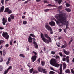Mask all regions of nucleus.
Wrapping results in <instances>:
<instances>
[{"label":"nucleus","mask_w":74,"mask_h":74,"mask_svg":"<svg viewBox=\"0 0 74 74\" xmlns=\"http://www.w3.org/2000/svg\"><path fill=\"white\" fill-rule=\"evenodd\" d=\"M55 17L57 19H58V20L59 21L60 23H61L62 26L66 25V28L65 29L66 30H67V28H68V27L67 26H68L69 23L68 21H67V23L66 24V22H67V17L64 14H61L59 16H56Z\"/></svg>","instance_id":"f257e3e1"},{"label":"nucleus","mask_w":74,"mask_h":74,"mask_svg":"<svg viewBox=\"0 0 74 74\" xmlns=\"http://www.w3.org/2000/svg\"><path fill=\"white\" fill-rule=\"evenodd\" d=\"M44 35L45 37L46 38L48 39H48L45 38L44 37V34L41 33L40 35V37L42 39L44 42H45V43L46 44H49V42H52V40H51V38L48 35V34H44Z\"/></svg>","instance_id":"f03ea898"},{"label":"nucleus","mask_w":74,"mask_h":74,"mask_svg":"<svg viewBox=\"0 0 74 74\" xmlns=\"http://www.w3.org/2000/svg\"><path fill=\"white\" fill-rule=\"evenodd\" d=\"M50 64L53 66L56 67H59L60 65L57 63V60L55 59L52 58L51 59L50 61Z\"/></svg>","instance_id":"7ed1b4c3"},{"label":"nucleus","mask_w":74,"mask_h":74,"mask_svg":"<svg viewBox=\"0 0 74 74\" xmlns=\"http://www.w3.org/2000/svg\"><path fill=\"white\" fill-rule=\"evenodd\" d=\"M10 17H9L8 18V21L10 22L11 21V19L12 20L14 19L15 18V16L13 14H11L10 16Z\"/></svg>","instance_id":"20e7f679"},{"label":"nucleus","mask_w":74,"mask_h":74,"mask_svg":"<svg viewBox=\"0 0 74 74\" xmlns=\"http://www.w3.org/2000/svg\"><path fill=\"white\" fill-rule=\"evenodd\" d=\"M2 36L3 37H5L6 38V39H8L9 38V35H8L6 32H4L2 33Z\"/></svg>","instance_id":"39448f33"},{"label":"nucleus","mask_w":74,"mask_h":74,"mask_svg":"<svg viewBox=\"0 0 74 74\" xmlns=\"http://www.w3.org/2000/svg\"><path fill=\"white\" fill-rule=\"evenodd\" d=\"M37 59V56L36 55H34L31 57V59L32 60V62H34Z\"/></svg>","instance_id":"423d86ee"},{"label":"nucleus","mask_w":74,"mask_h":74,"mask_svg":"<svg viewBox=\"0 0 74 74\" xmlns=\"http://www.w3.org/2000/svg\"><path fill=\"white\" fill-rule=\"evenodd\" d=\"M49 24L51 26H55V23L53 21L49 22Z\"/></svg>","instance_id":"0eeeda50"},{"label":"nucleus","mask_w":74,"mask_h":74,"mask_svg":"<svg viewBox=\"0 0 74 74\" xmlns=\"http://www.w3.org/2000/svg\"><path fill=\"white\" fill-rule=\"evenodd\" d=\"M45 27L46 29H47L48 30L51 31L52 30V28H51V27L49 26L48 25H46L45 26Z\"/></svg>","instance_id":"6e6552de"},{"label":"nucleus","mask_w":74,"mask_h":74,"mask_svg":"<svg viewBox=\"0 0 74 74\" xmlns=\"http://www.w3.org/2000/svg\"><path fill=\"white\" fill-rule=\"evenodd\" d=\"M2 23L3 25H5V23H6V22H7V20L6 19H5V18H3L2 19Z\"/></svg>","instance_id":"1a4fd4ad"},{"label":"nucleus","mask_w":74,"mask_h":74,"mask_svg":"<svg viewBox=\"0 0 74 74\" xmlns=\"http://www.w3.org/2000/svg\"><path fill=\"white\" fill-rule=\"evenodd\" d=\"M12 68V67H11V66H10L9 68H8L5 71L4 74H6L7 73H8V70H10V69H11Z\"/></svg>","instance_id":"9d476101"},{"label":"nucleus","mask_w":74,"mask_h":74,"mask_svg":"<svg viewBox=\"0 0 74 74\" xmlns=\"http://www.w3.org/2000/svg\"><path fill=\"white\" fill-rule=\"evenodd\" d=\"M28 41L29 43H32V37L30 36H29L28 38Z\"/></svg>","instance_id":"9b49d317"},{"label":"nucleus","mask_w":74,"mask_h":74,"mask_svg":"<svg viewBox=\"0 0 74 74\" xmlns=\"http://www.w3.org/2000/svg\"><path fill=\"white\" fill-rule=\"evenodd\" d=\"M63 51L64 53L66 55H69V54H70V52L67 51H66L65 49H63Z\"/></svg>","instance_id":"f8f14e48"},{"label":"nucleus","mask_w":74,"mask_h":74,"mask_svg":"<svg viewBox=\"0 0 74 74\" xmlns=\"http://www.w3.org/2000/svg\"><path fill=\"white\" fill-rule=\"evenodd\" d=\"M38 70L39 71V72H41V73H42V71L43 70V68H41L40 67H39L38 68Z\"/></svg>","instance_id":"ddd939ff"},{"label":"nucleus","mask_w":74,"mask_h":74,"mask_svg":"<svg viewBox=\"0 0 74 74\" xmlns=\"http://www.w3.org/2000/svg\"><path fill=\"white\" fill-rule=\"evenodd\" d=\"M4 6H2L1 7L0 9V12H3L4 11Z\"/></svg>","instance_id":"4468645a"},{"label":"nucleus","mask_w":74,"mask_h":74,"mask_svg":"<svg viewBox=\"0 0 74 74\" xmlns=\"http://www.w3.org/2000/svg\"><path fill=\"white\" fill-rule=\"evenodd\" d=\"M33 44H34L35 47V48H38V45H37V44L36 42L34 41L33 42Z\"/></svg>","instance_id":"2eb2a0df"},{"label":"nucleus","mask_w":74,"mask_h":74,"mask_svg":"<svg viewBox=\"0 0 74 74\" xmlns=\"http://www.w3.org/2000/svg\"><path fill=\"white\" fill-rule=\"evenodd\" d=\"M63 69H65L66 68V67H67V65L65 63H63Z\"/></svg>","instance_id":"dca6fc26"},{"label":"nucleus","mask_w":74,"mask_h":74,"mask_svg":"<svg viewBox=\"0 0 74 74\" xmlns=\"http://www.w3.org/2000/svg\"><path fill=\"white\" fill-rule=\"evenodd\" d=\"M11 60V58L9 57L8 58V60L6 62V64L7 65L9 64V63L10 62V61Z\"/></svg>","instance_id":"f3484780"},{"label":"nucleus","mask_w":74,"mask_h":74,"mask_svg":"<svg viewBox=\"0 0 74 74\" xmlns=\"http://www.w3.org/2000/svg\"><path fill=\"white\" fill-rule=\"evenodd\" d=\"M67 44L66 43L64 45L62 46L61 48H64L67 47Z\"/></svg>","instance_id":"a211bd4d"},{"label":"nucleus","mask_w":74,"mask_h":74,"mask_svg":"<svg viewBox=\"0 0 74 74\" xmlns=\"http://www.w3.org/2000/svg\"><path fill=\"white\" fill-rule=\"evenodd\" d=\"M69 56H68L66 57V60L67 63H69Z\"/></svg>","instance_id":"6ab92c4d"},{"label":"nucleus","mask_w":74,"mask_h":74,"mask_svg":"<svg viewBox=\"0 0 74 74\" xmlns=\"http://www.w3.org/2000/svg\"><path fill=\"white\" fill-rule=\"evenodd\" d=\"M50 69L52 70H53V71H56V72H57V73H59V72L58 71L55 70L53 69V68L52 67H50Z\"/></svg>","instance_id":"aec40b11"},{"label":"nucleus","mask_w":74,"mask_h":74,"mask_svg":"<svg viewBox=\"0 0 74 74\" xmlns=\"http://www.w3.org/2000/svg\"><path fill=\"white\" fill-rule=\"evenodd\" d=\"M41 64L42 66H44L45 65V62L43 61H41Z\"/></svg>","instance_id":"412c9836"},{"label":"nucleus","mask_w":74,"mask_h":74,"mask_svg":"<svg viewBox=\"0 0 74 74\" xmlns=\"http://www.w3.org/2000/svg\"><path fill=\"white\" fill-rule=\"evenodd\" d=\"M9 9L8 8H7L5 9V10L4 11V12H8V10H9Z\"/></svg>","instance_id":"4be33fe9"},{"label":"nucleus","mask_w":74,"mask_h":74,"mask_svg":"<svg viewBox=\"0 0 74 74\" xmlns=\"http://www.w3.org/2000/svg\"><path fill=\"white\" fill-rule=\"evenodd\" d=\"M56 45L58 47H59L60 46V43L59 42H56Z\"/></svg>","instance_id":"5701e85b"},{"label":"nucleus","mask_w":74,"mask_h":74,"mask_svg":"<svg viewBox=\"0 0 74 74\" xmlns=\"http://www.w3.org/2000/svg\"><path fill=\"white\" fill-rule=\"evenodd\" d=\"M27 23V21H24L23 22V25H26Z\"/></svg>","instance_id":"b1692460"},{"label":"nucleus","mask_w":74,"mask_h":74,"mask_svg":"<svg viewBox=\"0 0 74 74\" xmlns=\"http://www.w3.org/2000/svg\"><path fill=\"white\" fill-rule=\"evenodd\" d=\"M30 36H31V37H35V35H34L33 34H30Z\"/></svg>","instance_id":"393cba45"},{"label":"nucleus","mask_w":74,"mask_h":74,"mask_svg":"<svg viewBox=\"0 0 74 74\" xmlns=\"http://www.w3.org/2000/svg\"><path fill=\"white\" fill-rule=\"evenodd\" d=\"M62 0H58V2L59 4H61V3H62Z\"/></svg>","instance_id":"a878e982"},{"label":"nucleus","mask_w":74,"mask_h":74,"mask_svg":"<svg viewBox=\"0 0 74 74\" xmlns=\"http://www.w3.org/2000/svg\"><path fill=\"white\" fill-rule=\"evenodd\" d=\"M19 56H20V57H22V58H25V56H24V55L22 54H20Z\"/></svg>","instance_id":"bb28decb"},{"label":"nucleus","mask_w":74,"mask_h":74,"mask_svg":"<svg viewBox=\"0 0 74 74\" xmlns=\"http://www.w3.org/2000/svg\"><path fill=\"white\" fill-rule=\"evenodd\" d=\"M59 70L60 71L62 70V64H60V68Z\"/></svg>","instance_id":"cd10ccee"},{"label":"nucleus","mask_w":74,"mask_h":74,"mask_svg":"<svg viewBox=\"0 0 74 74\" xmlns=\"http://www.w3.org/2000/svg\"><path fill=\"white\" fill-rule=\"evenodd\" d=\"M65 10H66V11H67V12H70L71 10H70V9L69 8H68V9H66Z\"/></svg>","instance_id":"c85d7f7f"},{"label":"nucleus","mask_w":74,"mask_h":74,"mask_svg":"<svg viewBox=\"0 0 74 74\" xmlns=\"http://www.w3.org/2000/svg\"><path fill=\"white\" fill-rule=\"evenodd\" d=\"M3 55H4V56H5V55L6 54V51H5V50H3Z\"/></svg>","instance_id":"c756f323"},{"label":"nucleus","mask_w":74,"mask_h":74,"mask_svg":"<svg viewBox=\"0 0 74 74\" xmlns=\"http://www.w3.org/2000/svg\"><path fill=\"white\" fill-rule=\"evenodd\" d=\"M7 12L8 13V14H11V13H12V11H11V10L9 9Z\"/></svg>","instance_id":"7c9ffc66"},{"label":"nucleus","mask_w":74,"mask_h":74,"mask_svg":"<svg viewBox=\"0 0 74 74\" xmlns=\"http://www.w3.org/2000/svg\"><path fill=\"white\" fill-rule=\"evenodd\" d=\"M55 74V72L51 71L49 72V74Z\"/></svg>","instance_id":"2f4dec72"},{"label":"nucleus","mask_w":74,"mask_h":74,"mask_svg":"<svg viewBox=\"0 0 74 74\" xmlns=\"http://www.w3.org/2000/svg\"><path fill=\"white\" fill-rule=\"evenodd\" d=\"M56 59H60V57H59V56L56 55Z\"/></svg>","instance_id":"473e14b6"},{"label":"nucleus","mask_w":74,"mask_h":74,"mask_svg":"<svg viewBox=\"0 0 74 74\" xmlns=\"http://www.w3.org/2000/svg\"><path fill=\"white\" fill-rule=\"evenodd\" d=\"M33 68H32L31 69H30L29 71L31 73H32L33 72Z\"/></svg>","instance_id":"72a5a7b5"},{"label":"nucleus","mask_w":74,"mask_h":74,"mask_svg":"<svg viewBox=\"0 0 74 74\" xmlns=\"http://www.w3.org/2000/svg\"><path fill=\"white\" fill-rule=\"evenodd\" d=\"M56 53V52L53 51H52L51 52V54H52V55H55Z\"/></svg>","instance_id":"f704fd0d"},{"label":"nucleus","mask_w":74,"mask_h":74,"mask_svg":"<svg viewBox=\"0 0 74 74\" xmlns=\"http://www.w3.org/2000/svg\"><path fill=\"white\" fill-rule=\"evenodd\" d=\"M43 2L44 3H46V4H49V2H48V1H43Z\"/></svg>","instance_id":"c9c22d12"},{"label":"nucleus","mask_w":74,"mask_h":74,"mask_svg":"<svg viewBox=\"0 0 74 74\" xmlns=\"http://www.w3.org/2000/svg\"><path fill=\"white\" fill-rule=\"evenodd\" d=\"M42 71L43 73H47V71L45 69H43Z\"/></svg>","instance_id":"e433bc0d"},{"label":"nucleus","mask_w":74,"mask_h":74,"mask_svg":"<svg viewBox=\"0 0 74 74\" xmlns=\"http://www.w3.org/2000/svg\"><path fill=\"white\" fill-rule=\"evenodd\" d=\"M4 0H1V3H2L3 5H4Z\"/></svg>","instance_id":"4c0bfd02"},{"label":"nucleus","mask_w":74,"mask_h":74,"mask_svg":"<svg viewBox=\"0 0 74 74\" xmlns=\"http://www.w3.org/2000/svg\"><path fill=\"white\" fill-rule=\"evenodd\" d=\"M66 73H70V71L69 69H67L65 71Z\"/></svg>","instance_id":"58836bf2"},{"label":"nucleus","mask_w":74,"mask_h":74,"mask_svg":"<svg viewBox=\"0 0 74 74\" xmlns=\"http://www.w3.org/2000/svg\"><path fill=\"white\" fill-rule=\"evenodd\" d=\"M13 41V40H11V41H10V45H12V42Z\"/></svg>","instance_id":"ea45409f"},{"label":"nucleus","mask_w":74,"mask_h":74,"mask_svg":"<svg viewBox=\"0 0 74 74\" xmlns=\"http://www.w3.org/2000/svg\"><path fill=\"white\" fill-rule=\"evenodd\" d=\"M66 7H70V5L68 3H66Z\"/></svg>","instance_id":"a19ab883"},{"label":"nucleus","mask_w":74,"mask_h":74,"mask_svg":"<svg viewBox=\"0 0 74 74\" xmlns=\"http://www.w3.org/2000/svg\"><path fill=\"white\" fill-rule=\"evenodd\" d=\"M59 54L60 55V56L62 57L63 56V54H62L61 52H60L59 53Z\"/></svg>","instance_id":"79ce46f5"},{"label":"nucleus","mask_w":74,"mask_h":74,"mask_svg":"<svg viewBox=\"0 0 74 74\" xmlns=\"http://www.w3.org/2000/svg\"><path fill=\"white\" fill-rule=\"evenodd\" d=\"M38 72L37 71H34L33 73V74H36Z\"/></svg>","instance_id":"37998d69"},{"label":"nucleus","mask_w":74,"mask_h":74,"mask_svg":"<svg viewBox=\"0 0 74 74\" xmlns=\"http://www.w3.org/2000/svg\"><path fill=\"white\" fill-rule=\"evenodd\" d=\"M73 41V40L71 39L69 42V43H68V44L69 45H70V44H71V42Z\"/></svg>","instance_id":"c03bdc74"},{"label":"nucleus","mask_w":74,"mask_h":74,"mask_svg":"<svg viewBox=\"0 0 74 74\" xmlns=\"http://www.w3.org/2000/svg\"><path fill=\"white\" fill-rule=\"evenodd\" d=\"M32 53H34V54H35V56H36V55H37V52H35V51H33L32 52Z\"/></svg>","instance_id":"a18cd8bd"},{"label":"nucleus","mask_w":74,"mask_h":74,"mask_svg":"<svg viewBox=\"0 0 74 74\" xmlns=\"http://www.w3.org/2000/svg\"><path fill=\"white\" fill-rule=\"evenodd\" d=\"M8 46H9V44H6L5 45V47H6V48H7L8 47Z\"/></svg>","instance_id":"49530a36"},{"label":"nucleus","mask_w":74,"mask_h":74,"mask_svg":"<svg viewBox=\"0 0 74 74\" xmlns=\"http://www.w3.org/2000/svg\"><path fill=\"white\" fill-rule=\"evenodd\" d=\"M25 16L23 15L22 16V18L23 19H25Z\"/></svg>","instance_id":"de8ad7c7"},{"label":"nucleus","mask_w":74,"mask_h":74,"mask_svg":"<svg viewBox=\"0 0 74 74\" xmlns=\"http://www.w3.org/2000/svg\"><path fill=\"white\" fill-rule=\"evenodd\" d=\"M49 11V9H46L44 10V11L45 12H48V11Z\"/></svg>","instance_id":"09e8293b"},{"label":"nucleus","mask_w":74,"mask_h":74,"mask_svg":"<svg viewBox=\"0 0 74 74\" xmlns=\"http://www.w3.org/2000/svg\"><path fill=\"white\" fill-rule=\"evenodd\" d=\"M58 8L59 10H60L62 8V6H59Z\"/></svg>","instance_id":"8fccbe9b"},{"label":"nucleus","mask_w":74,"mask_h":74,"mask_svg":"<svg viewBox=\"0 0 74 74\" xmlns=\"http://www.w3.org/2000/svg\"><path fill=\"white\" fill-rule=\"evenodd\" d=\"M71 72L73 74H74V71L73 69L71 70Z\"/></svg>","instance_id":"3c124183"},{"label":"nucleus","mask_w":74,"mask_h":74,"mask_svg":"<svg viewBox=\"0 0 74 74\" xmlns=\"http://www.w3.org/2000/svg\"><path fill=\"white\" fill-rule=\"evenodd\" d=\"M59 74H64V73H62V70L60 71Z\"/></svg>","instance_id":"603ef678"},{"label":"nucleus","mask_w":74,"mask_h":74,"mask_svg":"<svg viewBox=\"0 0 74 74\" xmlns=\"http://www.w3.org/2000/svg\"><path fill=\"white\" fill-rule=\"evenodd\" d=\"M62 60L63 61H66V58H63Z\"/></svg>","instance_id":"864d4df0"},{"label":"nucleus","mask_w":74,"mask_h":74,"mask_svg":"<svg viewBox=\"0 0 74 74\" xmlns=\"http://www.w3.org/2000/svg\"><path fill=\"white\" fill-rule=\"evenodd\" d=\"M4 42V41L3 40H1L0 41V44H1V43H3Z\"/></svg>","instance_id":"5fc2aeb1"},{"label":"nucleus","mask_w":74,"mask_h":74,"mask_svg":"<svg viewBox=\"0 0 74 74\" xmlns=\"http://www.w3.org/2000/svg\"><path fill=\"white\" fill-rule=\"evenodd\" d=\"M4 27H0V30H3L4 29Z\"/></svg>","instance_id":"6e6d98bb"},{"label":"nucleus","mask_w":74,"mask_h":74,"mask_svg":"<svg viewBox=\"0 0 74 74\" xmlns=\"http://www.w3.org/2000/svg\"><path fill=\"white\" fill-rule=\"evenodd\" d=\"M65 33H67V32H66V30L65 29H63Z\"/></svg>","instance_id":"4d7b16f0"},{"label":"nucleus","mask_w":74,"mask_h":74,"mask_svg":"<svg viewBox=\"0 0 74 74\" xmlns=\"http://www.w3.org/2000/svg\"><path fill=\"white\" fill-rule=\"evenodd\" d=\"M27 3H28V1H25V2L24 3V4H26Z\"/></svg>","instance_id":"13d9d810"},{"label":"nucleus","mask_w":74,"mask_h":74,"mask_svg":"<svg viewBox=\"0 0 74 74\" xmlns=\"http://www.w3.org/2000/svg\"><path fill=\"white\" fill-rule=\"evenodd\" d=\"M40 1H41V0H36V2H40Z\"/></svg>","instance_id":"bf43d9fd"},{"label":"nucleus","mask_w":74,"mask_h":74,"mask_svg":"<svg viewBox=\"0 0 74 74\" xmlns=\"http://www.w3.org/2000/svg\"><path fill=\"white\" fill-rule=\"evenodd\" d=\"M27 51H29L30 49H29V48H26Z\"/></svg>","instance_id":"052dcab7"},{"label":"nucleus","mask_w":74,"mask_h":74,"mask_svg":"<svg viewBox=\"0 0 74 74\" xmlns=\"http://www.w3.org/2000/svg\"><path fill=\"white\" fill-rule=\"evenodd\" d=\"M0 53L1 55H2V54L3 53V51H0Z\"/></svg>","instance_id":"680f3d73"},{"label":"nucleus","mask_w":74,"mask_h":74,"mask_svg":"<svg viewBox=\"0 0 74 74\" xmlns=\"http://www.w3.org/2000/svg\"><path fill=\"white\" fill-rule=\"evenodd\" d=\"M50 31V33L51 34H53V32H52V29Z\"/></svg>","instance_id":"e2e57ef3"},{"label":"nucleus","mask_w":74,"mask_h":74,"mask_svg":"<svg viewBox=\"0 0 74 74\" xmlns=\"http://www.w3.org/2000/svg\"><path fill=\"white\" fill-rule=\"evenodd\" d=\"M59 31L60 32H62V29H59Z\"/></svg>","instance_id":"0e129e2a"},{"label":"nucleus","mask_w":74,"mask_h":74,"mask_svg":"<svg viewBox=\"0 0 74 74\" xmlns=\"http://www.w3.org/2000/svg\"><path fill=\"white\" fill-rule=\"evenodd\" d=\"M58 39H59V40H60L61 39H62V37L60 36L58 38Z\"/></svg>","instance_id":"69168bd1"},{"label":"nucleus","mask_w":74,"mask_h":74,"mask_svg":"<svg viewBox=\"0 0 74 74\" xmlns=\"http://www.w3.org/2000/svg\"><path fill=\"white\" fill-rule=\"evenodd\" d=\"M38 62H40V58H39V59L38 60Z\"/></svg>","instance_id":"338daca9"},{"label":"nucleus","mask_w":74,"mask_h":74,"mask_svg":"<svg viewBox=\"0 0 74 74\" xmlns=\"http://www.w3.org/2000/svg\"><path fill=\"white\" fill-rule=\"evenodd\" d=\"M16 41H14L13 42V43H14V44L16 43Z\"/></svg>","instance_id":"774afa93"}]
</instances>
